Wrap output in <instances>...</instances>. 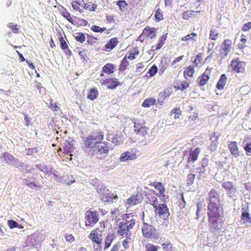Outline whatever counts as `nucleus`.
<instances>
[{
	"label": "nucleus",
	"mask_w": 251,
	"mask_h": 251,
	"mask_svg": "<svg viewBox=\"0 0 251 251\" xmlns=\"http://www.w3.org/2000/svg\"><path fill=\"white\" fill-rule=\"evenodd\" d=\"M157 72V67L155 65L152 66L148 70L150 77H152L156 75Z\"/></svg>",
	"instance_id": "56"
},
{
	"label": "nucleus",
	"mask_w": 251,
	"mask_h": 251,
	"mask_svg": "<svg viewBox=\"0 0 251 251\" xmlns=\"http://www.w3.org/2000/svg\"><path fill=\"white\" fill-rule=\"evenodd\" d=\"M126 57H125L122 60L119 65V70L120 71H125L126 69L127 66L129 65V62L127 60Z\"/></svg>",
	"instance_id": "38"
},
{
	"label": "nucleus",
	"mask_w": 251,
	"mask_h": 251,
	"mask_svg": "<svg viewBox=\"0 0 251 251\" xmlns=\"http://www.w3.org/2000/svg\"><path fill=\"white\" fill-rule=\"evenodd\" d=\"M228 148L231 154L234 156L237 157L239 155V151L237 143L235 141H230L228 144Z\"/></svg>",
	"instance_id": "19"
},
{
	"label": "nucleus",
	"mask_w": 251,
	"mask_h": 251,
	"mask_svg": "<svg viewBox=\"0 0 251 251\" xmlns=\"http://www.w3.org/2000/svg\"><path fill=\"white\" fill-rule=\"evenodd\" d=\"M103 84L106 86L109 89H115L117 86H119L121 83L116 78H109L105 79L103 81Z\"/></svg>",
	"instance_id": "15"
},
{
	"label": "nucleus",
	"mask_w": 251,
	"mask_h": 251,
	"mask_svg": "<svg viewBox=\"0 0 251 251\" xmlns=\"http://www.w3.org/2000/svg\"><path fill=\"white\" fill-rule=\"evenodd\" d=\"M37 168L40 171L43 172L45 173H48L49 170L47 165L44 164H40L36 165Z\"/></svg>",
	"instance_id": "58"
},
{
	"label": "nucleus",
	"mask_w": 251,
	"mask_h": 251,
	"mask_svg": "<svg viewBox=\"0 0 251 251\" xmlns=\"http://www.w3.org/2000/svg\"><path fill=\"white\" fill-rule=\"evenodd\" d=\"M142 232L146 239H155L158 236V233L154 227L146 223L143 224Z\"/></svg>",
	"instance_id": "7"
},
{
	"label": "nucleus",
	"mask_w": 251,
	"mask_h": 251,
	"mask_svg": "<svg viewBox=\"0 0 251 251\" xmlns=\"http://www.w3.org/2000/svg\"><path fill=\"white\" fill-rule=\"evenodd\" d=\"M136 224V219L132 214L124 215L123 221L120 222L118 226L117 233L121 236L131 235V230Z\"/></svg>",
	"instance_id": "2"
},
{
	"label": "nucleus",
	"mask_w": 251,
	"mask_h": 251,
	"mask_svg": "<svg viewBox=\"0 0 251 251\" xmlns=\"http://www.w3.org/2000/svg\"><path fill=\"white\" fill-rule=\"evenodd\" d=\"M195 176V175L193 174L188 175L186 180V185L187 186H190L194 183Z\"/></svg>",
	"instance_id": "48"
},
{
	"label": "nucleus",
	"mask_w": 251,
	"mask_h": 251,
	"mask_svg": "<svg viewBox=\"0 0 251 251\" xmlns=\"http://www.w3.org/2000/svg\"><path fill=\"white\" fill-rule=\"evenodd\" d=\"M115 238V236L112 233H108L106 236L104 240V249H107L111 245L112 241Z\"/></svg>",
	"instance_id": "27"
},
{
	"label": "nucleus",
	"mask_w": 251,
	"mask_h": 251,
	"mask_svg": "<svg viewBox=\"0 0 251 251\" xmlns=\"http://www.w3.org/2000/svg\"><path fill=\"white\" fill-rule=\"evenodd\" d=\"M155 18L157 22H159L163 19L162 12L160 9L158 8L155 12Z\"/></svg>",
	"instance_id": "55"
},
{
	"label": "nucleus",
	"mask_w": 251,
	"mask_h": 251,
	"mask_svg": "<svg viewBox=\"0 0 251 251\" xmlns=\"http://www.w3.org/2000/svg\"><path fill=\"white\" fill-rule=\"evenodd\" d=\"M197 36L198 35L196 33L193 32L183 37L181 39V40L185 42L190 40L196 41V38L197 37Z\"/></svg>",
	"instance_id": "40"
},
{
	"label": "nucleus",
	"mask_w": 251,
	"mask_h": 251,
	"mask_svg": "<svg viewBox=\"0 0 251 251\" xmlns=\"http://www.w3.org/2000/svg\"><path fill=\"white\" fill-rule=\"evenodd\" d=\"M72 20L70 21V23L72 25L76 26L85 25L87 24L88 22L83 19H80L76 17V16H73Z\"/></svg>",
	"instance_id": "24"
},
{
	"label": "nucleus",
	"mask_w": 251,
	"mask_h": 251,
	"mask_svg": "<svg viewBox=\"0 0 251 251\" xmlns=\"http://www.w3.org/2000/svg\"><path fill=\"white\" fill-rule=\"evenodd\" d=\"M61 15L63 17L66 18L69 22L70 23V21L72 20V18L73 17L71 16L70 13L66 9H65L62 11Z\"/></svg>",
	"instance_id": "63"
},
{
	"label": "nucleus",
	"mask_w": 251,
	"mask_h": 251,
	"mask_svg": "<svg viewBox=\"0 0 251 251\" xmlns=\"http://www.w3.org/2000/svg\"><path fill=\"white\" fill-rule=\"evenodd\" d=\"M143 200L142 194L138 192L134 195H132L126 200V205L131 207L141 203Z\"/></svg>",
	"instance_id": "10"
},
{
	"label": "nucleus",
	"mask_w": 251,
	"mask_h": 251,
	"mask_svg": "<svg viewBox=\"0 0 251 251\" xmlns=\"http://www.w3.org/2000/svg\"><path fill=\"white\" fill-rule=\"evenodd\" d=\"M145 122L144 120H135L134 121V131L145 126Z\"/></svg>",
	"instance_id": "37"
},
{
	"label": "nucleus",
	"mask_w": 251,
	"mask_h": 251,
	"mask_svg": "<svg viewBox=\"0 0 251 251\" xmlns=\"http://www.w3.org/2000/svg\"><path fill=\"white\" fill-rule=\"evenodd\" d=\"M131 236V235H125V236H123V237H126V238L122 242V245L123 246V247L125 249H128L129 248V244L130 243H131V242L132 241Z\"/></svg>",
	"instance_id": "39"
},
{
	"label": "nucleus",
	"mask_w": 251,
	"mask_h": 251,
	"mask_svg": "<svg viewBox=\"0 0 251 251\" xmlns=\"http://www.w3.org/2000/svg\"><path fill=\"white\" fill-rule=\"evenodd\" d=\"M153 186L157 191H159V193L157 194L158 197H164L165 196L164 192L165 189L162 183L158 181H155L153 182Z\"/></svg>",
	"instance_id": "21"
},
{
	"label": "nucleus",
	"mask_w": 251,
	"mask_h": 251,
	"mask_svg": "<svg viewBox=\"0 0 251 251\" xmlns=\"http://www.w3.org/2000/svg\"><path fill=\"white\" fill-rule=\"evenodd\" d=\"M166 39V38L164 36H161L158 40V42L157 45H156L155 46H152V49H153L155 48V50H156L161 49L163 46Z\"/></svg>",
	"instance_id": "42"
},
{
	"label": "nucleus",
	"mask_w": 251,
	"mask_h": 251,
	"mask_svg": "<svg viewBox=\"0 0 251 251\" xmlns=\"http://www.w3.org/2000/svg\"><path fill=\"white\" fill-rule=\"evenodd\" d=\"M102 71L103 73L108 75L113 74L114 72V67L113 65L111 63L106 64L102 67Z\"/></svg>",
	"instance_id": "32"
},
{
	"label": "nucleus",
	"mask_w": 251,
	"mask_h": 251,
	"mask_svg": "<svg viewBox=\"0 0 251 251\" xmlns=\"http://www.w3.org/2000/svg\"><path fill=\"white\" fill-rule=\"evenodd\" d=\"M99 214L97 211L87 210L85 214V225L86 226L93 227L99 221Z\"/></svg>",
	"instance_id": "5"
},
{
	"label": "nucleus",
	"mask_w": 251,
	"mask_h": 251,
	"mask_svg": "<svg viewBox=\"0 0 251 251\" xmlns=\"http://www.w3.org/2000/svg\"><path fill=\"white\" fill-rule=\"evenodd\" d=\"M201 166L197 168L198 174L200 176H201L203 175L206 171V168L209 164V159L207 157L202 158L200 162Z\"/></svg>",
	"instance_id": "17"
},
{
	"label": "nucleus",
	"mask_w": 251,
	"mask_h": 251,
	"mask_svg": "<svg viewBox=\"0 0 251 251\" xmlns=\"http://www.w3.org/2000/svg\"><path fill=\"white\" fill-rule=\"evenodd\" d=\"M99 152H100V154H107L108 152V147L106 146H101L100 148H99L98 146V150L97 151H96L95 153Z\"/></svg>",
	"instance_id": "64"
},
{
	"label": "nucleus",
	"mask_w": 251,
	"mask_h": 251,
	"mask_svg": "<svg viewBox=\"0 0 251 251\" xmlns=\"http://www.w3.org/2000/svg\"><path fill=\"white\" fill-rule=\"evenodd\" d=\"M117 196H113V194L109 192L104 193L101 194L100 200L103 202H113L114 199H116Z\"/></svg>",
	"instance_id": "23"
},
{
	"label": "nucleus",
	"mask_w": 251,
	"mask_h": 251,
	"mask_svg": "<svg viewBox=\"0 0 251 251\" xmlns=\"http://www.w3.org/2000/svg\"><path fill=\"white\" fill-rule=\"evenodd\" d=\"M208 196V204H221L220 194L216 189H212Z\"/></svg>",
	"instance_id": "9"
},
{
	"label": "nucleus",
	"mask_w": 251,
	"mask_h": 251,
	"mask_svg": "<svg viewBox=\"0 0 251 251\" xmlns=\"http://www.w3.org/2000/svg\"><path fill=\"white\" fill-rule=\"evenodd\" d=\"M74 147V141L72 139H69L66 140L65 146L64 147V153H70L73 151Z\"/></svg>",
	"instance_id": "22"
},
{
	"label": "nucleus",
	"mask_w": 251,
	"mask_h": 251,
	"mask_svg": "<svg viewBox=\"0 0 251 251\" xmlns=\"http://www.w3.org/2000/svg\"><path fill=\"white\" fill-rule=\"evenodd\" d=\"M223 213L222 204H208L207 216L208 226L211 231H218L222 228L223 221L219 220Z\"/></svg>",
	"instance_id": "1"
},
{
	"label": "nucleus",
	"mask_w": 251,
	"mask_h": 251,
	"mask_svg": "<svg viewBox=\"0 0 251 251\" xmlns=\"http://www.w3.org/2000/svg\"><path fill=\"white\" fill-rule=\"evenodd\" d=\"M83 8L89 11H95L97 8V5L91 1L84 3Z\"/></svg>",
	"instance_id": "35"
},
{
	"label": "nucleus",
	"mask_w": 251,
	"mask_h": 251,
	"mask_svg": "<svg viewBox=\"0 0 251 251\" xmlns=\"http://www.w3.org/2000/svg\"><path fill=\"white\" fill-rule=\"evenodd\" d=\"M159 248V247L154 245L149 244L146 247V250L145 251H158V250Z\"/></svg>",
	"instance_id": "59"
},
{
	"label": "nucleus",
	"mask_w": 251,
	"mask_h": 251,
	"mask_svg": "<svg viewBox=\"0 0 251 251\" xmlns=\"http://www.w3.org/2000/svg\"><path fill=\"white\" fill-rule=\"evenodd\" d=\"M88 238L92 242H102V231L99 228H96L91 231L88 235Z\"/></svg>",
	"instance_id": "11"
},
{
	"label": "nucleus",
	"mask_w": 251,
	"mask_h": 251,
	"mask_svg": "<svg viewBox=\"0 0 251 251\" xmlns=\"http://www.w3.org/2000/svg\"><path fill=\"white\" fill-rule=\"evenodd\" d=\"M99 95V92L97 88H93L90 89L87 93V98L88 100H94Z\"/></svg>",
	"instance_id": "28"
},
{
	"label": "nucleus",
	"mask_w": 251,
	"mask_h": 251,
	"mask_svg": "<svg viewBox=\"0 0 251 251\" xmlns=\"http://www.w3.org/2000/svg\"><path fill=\"white\" fill-rule=\"evenodd\" d=\"M194 11L187 10L183 12L182 17L184 20H189L194 16Z\"/></svg>",
	"instance_id": "45"
},
{
	"label": "nucleus",
	"mask_w": 251,
	"mask_h": 251,
	"mask_svg": "<svg viewBox=\"0 0 251 251\" xmlns=\"http://www.w3.org/2000/svg\"><path fill=\"white\" fill-rule=\"evenodd\" d=\"M221 136V134H217L216 132H214L212 136L210 137V140L215 142V146L216 147L218 144V141Z\"/></svg>",
	"instance_id": "62"
},
{
	"label": "nucleus",
	"mask_w": 251,
	"mask_h": 251,
	"mask_svg": "<svg viewBox=\"0 0 251 251\" xmlns=\"http://www.w3.org/2000/svg\"><path fill=\"white\" fill-rule=\"evenodd\" d=\"M203 54L202 53H199L197 54L194 61V64L196 67H199L200 65H201V61L202 60Z\"/></svg>",
	"instance_id": "43"
},
{
	"label": "nucleus",
	"mask_w": 251,
	"mask_h": 251,
	"mask_svg": "<svg viewBox=\"0 0 251 251\" xmlns=\"http://www.w3.org/2000/svg\"><path fill=\"white\" fill-rule=\"evenodd\" d=\"M137 157L136 151L131 150L122 153L120 157L121 162H126L129 160H133Z\"/></svg>",
	"instance_id": "13"
},
{
	"label": "nucleus",
	"mask_w": 251,
	"mask_h": 251,
	"mask_svg": "<svg viewBox=\"0 0 251 251\" xmlns=\"http://www.w3.org/2000/svg\"><path fill=\"white\" fill-rule=\"evenodd\" d=\"M171 115L174 114V119H178L180 116L182 114V112L180 109L179 107H176L172 110L170 112Z\"/></svg>",
	"instance_id": "44"
},
{
	"label": "nucleus",
	"mask_w": 251,
	"mask_h": 251,
	"mask_svg": "<svg viewBox=\"0 0 251 251\" xmlns=\"http://www.w3.org/2000/svg\"><path fill=\"white\" fill-rule=\"evenodd\" d=\"M246 36L244 34H242L241 35V38L240 39V43L238 44V47L240 49H244L246 46L245 44L247 42V39H246Z\"/></svg>",
	"instance_id": "54"
},
{
	"label": "nucleus",
	"mask_w": 251,
	"mask_h": 251,
	"mask_svg": "<svg viewBox=\"0 0 251 251\" xmlns=\"http://www.w3.org/2000/svg\"><path fill=\"white\" fill-rule=\"evenodd\" d=\"M75 39L81 43H83L85 40V35L82 32H78L76 33L75 36Z\"/></svg>",
	"instance_id": "50"
},
{
	"label": "nucleus",
	"mask_w": 251,
	"mask_h": 251,
	"mask_svg": "<svg viewBox=\"0 0 251 251\" xmlns=\"http://www.w3.org/2000/svg\"><path fill=\"white\" fill-rule=\"evenodd\" d=\"M246 63L242 61L238 58L233 59L230 64V68L235 73H244L245 71Z\"/></svg>",
	"instance_id": "8"
},
{
	"label": "nucleus",
	"mask_w": 251,
	"mask_h": 251,
	"mask_svg": "<svg viewBox=\"0 0 251 251\" xmlns=\"http://www.w3.org/2000/svg\"><path fill=\"white\" fill-rule=\"evenodd\" d=\"M93 251H101L102 249V241L92 242Z\"/></svg>",
	"instance_id": "47"
},
{
	"label": "nucleus",
	"mask_w": 251,
	"mask_h": 251,
	"mask_svg": "<svg viewBox=\"0 0 251 251\" xmlns=\"http://www.w3.org/2000/svg\"><path fill=\"white\" fill-rule=\"evenodd\" d=\"M195 73V69L193 65H190L185 68L183 74L185 79H188L189 77H192Z\"/></svg>",
	"instance_id": "25"
},
{
	"label": "nucleus",
	"mask_w": 251,
	"mask_h": 251,
	"mask_svg": "<svg viewBox=\"0 0 251 251\" xmlns=\"http://www.w3.org/2000/svg\"><path fill=\"white\" fill-rule=\"evenodd\" d=\"M201 151L200 148L197 147L194 150L191 149L189 151V155L187 159V163L194 162L196 161Z\"/></svg>",
	"instance_id": "16"
},
{
	"label": "nucleus",
	"mask_w": 251,
	"mask_h": 251,
	"mask_svg": "<svg viewBox=\"0 0 251 251\" xmlns=\"http://www.w3.org/2000/svg\"><path fill=\"white\" fill-rule=\"evenodd\" d=\"M150 201L152 202V205L155 208V213L158 214L161 218L164 220L167 219L170 216V212L166 205L161 204L158 205L157 199L156 197L151 198V200L150 199Z\"/></svg>",
	"instance_id": "4"
},
{
	"label": "nucleus",
	"mask_w": 251,
	"mask_h": 251,
	"mask_svg": "<svg viewBox=\"0 0 251 251\" xmlns=\"http://www.w3.org/2000/svg\"><path fill=\"white\" fill-rule=\"evenodd\" d=\"M156 100L153 98L146 99L143 101L142 105L144 107H149L155 104Z\"/></svg>",
	"instance_id": "34"
},
{
	"label": "nucleus",
	"mask_w": 251,
	"mask_h": 251,
	"mask_svg": "<svg viewBox=\"0 0 251 251\" xmlns=\"http://www.w3.org/2000/svg\"><path fill=\"white\" fill-rule=\"evenodd\" d=\"M219 33L215 29H211L209 34V39L212 40H216L219 37Z\"/></svg>",
	"instance_id": "49"
},
{
	"label": "nucleus",
	"mask_w": 251,
	"mask_h": 251,
	"mask_svg": "<svg viewBox=\"0 0 251 251\" xmlns=\"http://www.w3.org/2000/svg\"><path fill=\"white\" fill-rule=\"evenodd\" d=\"M2 158L6 162L12 161L14 159L13 156L9 153L6 152L2 153Z\"/></svg>",
	"instance_id": "61"
},
{
	"label": "nucleus",
	"mask_w": 251,
	"mask_h": 251,
	"mask_svg": "<svg viewBox=\"0 0 251 251\" xmlns=\"http://www.w3.org/2000/svg\"><path fill=\"white\" fill-rule=\"evenodd\" d=\"M103 139V134L102 131H98L93 132L86 137L84 145L89 149L90 151L95 153L98 150V144H100Z\"/></svg>",
	"instance_id": "3"
},
{
	"label": "nucleus",
	"mask_w": 251,
	"mask_h": 251,
	"mask_svg": "<svg viewBox=\"0 0 251 251\" xmlns=\"http://www.w3.org/2000/svg\"><path fill=\"white\" fill-rule=\"evenodd\" d=\"M139 53V51L138 48H134L132 50L128 51L125 57L128 59L133 60Z\"/></svg>",
	"instance_id": "29"
},
{
	"label": "nucleus",
	"mask_w": 251,
	"mask_h": 251,
	"mask_svg": "<svg viewBox=\"0 0 251 251\" xmlns=\"http://www.w3.org/2000/svg\"><path fill=\"white\" fill-rule=\"evenodd\" d=\"M168 64L166 59H162L159 65L160 71L163 73L168 68Z\"/></svg>",
	"instance_id": "46"
},
{
	"label": "nucleus",
	"mask_w": 251,
	"mask_h": 251,
	"mask_svg": "<svg viewBox=\"0 0 251 251\" xmlns=\"http://www.w3.org/2000/svg\"><path fill=\"white\" fill-rule=\"evenodd\" d=\"M232 48V41L229 39H225L221 45V53L224 56L227 55Z\"/></svg>",
	"instance_id": "14"
},
{
	"label": "nucleus",
	"mask_w": 251,
	"mask_h": 251,
	"mask_svg": "<svg viewBox=\"0 0 251 251\" xmlns=\"http://www.w3.org/2000/svg\"><path fill=\"white\" fill-rule=\"evenodd\" d=\"M171 95V93L167 90L160 92L158 96V102H162L166 99L169 98Z\"/></svg>",
	"instance_id": "33"
},
{
	"label": "nucleus",
	"mask_w": 251,
	"mask_h": 251,
	"mask_svg": "<svg viewBox=\"0 0 251 251\" xmlns=\"http://www.w3.org/2000/svg\"><path fill=\"white\" fill-rule=\"evenodd\" d=\"M116 4L119 7L120 10L122 11H123L124 9L127 6V3L124 0L117 1Z\"/></svg>",
	"instance_id": "53"
},
{
	"label": "nucleus",
	"mask_w": 251,
	"mask_h": 251,
	"mask_svg": "<svg viewBox=\"0 0 251 251\" xmlns=\"http://www.w3.org/2000/svg\"><path fill=\"white\" fill-rule=\"evenodd\" d=\"M83 2V0H75L71 2V5L73 9L75 11H78L80 13L82 12V10L80 9L81 2Z\"/></svg>",
	"instance_id": "31"
},
{
	"label": "nucleus",
	"mask_w": 251,
	"mask_h": 251,
	"mask_svg": "<svg viewBox=\"0 0 251 251\" xmlns=\"http://www.w3.org/2000/svg\"><path fill=\"white\" fill-rule=\"evenodd\" d=\"M24 183L26 185L31 188L32 187L41 188L42 187L40 184H37L34 182H30L27 179H24Z\"/></svg>",
	"instance_id": "60"
},
{
	"label": "nucleus",
	"mask_w": 251,
	"mask_h": 251,
	"mask_svg": "<svg viewBox=\"0 0 251 251\" xmlns=\"http://www.w3.org/2000/svg\"><path fill=\"white\" fill-rule=\"evenodd\" d=\"M249 207H243L242 208V214L241 216V219L243 221L244 224H251V218L250 215L248 212Z\"/></svg>",
	"instance_id": "18"
},
{
	"label": "nucleus",
	"mask_w": 251,
	"mask_h": 251,
	"mask_svg": "<svg viewBox=\"0 0 251 251\" xmlns=\"http://www.w3.org/2000/svg\"><path fill=\"white\" fill-rule=\"evenodd\" d=\"M226 80L227 77L226 75L225 74L222 75L217 83V89L220 90H223L225 86L226 85Z\"/></svg>",
	"instance_id": "26"
},
{
	"label": "nucleus",
	"mask_w": 251,
	"mask_h": 251,
	"mask_svg": "<svg viewBox=\"0 0 251 251\" xmlns=\"http://www.w3.org/2000/svg\"><path fill=\"white\" fill-rule=\"evenodd\" d=\"M91 29L95 32L102 33L106 29V27H100V26L97 25H93L91 27Z\"/></svg>",
	"instance_id": "52"
},
{
	"label": "nucleus",
	"mask_w": 251,
	"mask_h": 251,
	"mask_svg": "<svg viewBox=\"0 0 251 251\" xmlns=\"http://www.w3.org/2000/svg\"><path fill=\"white\" fill-rule=\"evenodd\" d=\"M222 187L226 190L227 194L230 198L235 196L236 194V188L232 182L226 181L223 183Z\"/></svg>",
	"instance_id": "12"
},
{
	"label": "nucleus",
	"mask_w": 251,
	"mask_h": 251,
	"mask_svg": "<svg viewBox=\"0 0 251 251\" xmlns=\"http://www.w3.org/2000/svg\"><path fill=\"white\" fill-rule=\"evenodd\" d=\"M209 79L208 75L206 73V71H205L201 75L198 77L197 82L199 86H203L207 84Z\"/></svg>",
	"instance_id": "20"
},
{
	"label": "nucleus",
	"mask_w": 251,
	"mask_h": 251,
	"mask_svg": "<svg viewBox=\"0 0 251 251\" xmlns=\"http://www.w3.org/2000/svg\"><path fill=\"white\" fill-rule=\"evenodd\" d=\"M59 41L60 42V48L62 49V50H64L66 52L67 51H70L67 42L62 36H60L59 37Z\"/></svg>",
	"instance_id": "36"
},
{
	"label": "nucleus",
	"mask_w": 251,
	"mask_h": 251,
	"mask_svg": "<svg viewBox=\"0 0 251 251\" xmlns=\"http://www.w3.org/2000/svg\"><path fill=\"white\" fill-rule=\"evenodd\" d=\"M156 29L155 28L147 26L143 30L142 33L139 36L137 41L143 43L147 39H152L156 37Z\"/></svg>",
	"instance_id": "6"
},
{
	"label": "nucleus",
	"mask_w": 251,
	"mask_h": 251,
	"mask_svg": "<svg viewBox=\"0 0 251 251\" xmlns=\"http://www.w3.org/2000/svg\"><path fill=\"white\" fill-rule=\"evenodd\" d=\"M144 71V65L143 63H139L136 65V73L137 75H140Z\"/></svg>",
	"instance_id": "57"
},
{
	"label": "nucleus",
	"mask_w": 251,
	"mask_h": 251,
	"mask_svg": "<svg viewBox=\"0 0 251 251\" xmlns=\"http://www.w3.org/2000/svg\"><path fill=\"white\" fill-rule=\"evenodd\" d=\"M161 246L164 251H174L173 244L171 243H163Z\"/></svg>",
	"instance_id": "51"
},
{
	"label": "nucleus",
	"mask_w": 251,
	"mask_h": 251,
	"mask_svg": "<svg viewBox=\"0 0 251 251\" xmlns=\"http://www.w3.org/2000/svg\"><path fill=\"white\" fill-rule=\"evenodd\" d=\"M148 127H146V126H144L141 128L138 129L137 130H135L134 132L136 133V134L139 136H145L148 134Z\"/></svg>",
	"instance_id": "41"
},
{
	"label": "nucleus",
	"mask_w": 251,
	"mask_h": 251,
	"mask_svg": "<svg viewBox=\"0 0 251 251\" xmlns=\"http://www.w3.org/2000/svg\"><path fill=\"white\" fill-rule=\"evenodd\" d=\"M118 43V39L116 37L111 39L105 45V49L107 50L113 49Z\"/></svg>",
	"instance_id": "30"
}]
</instances>
